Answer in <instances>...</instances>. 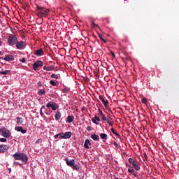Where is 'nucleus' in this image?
<instances>
[{
    "instance_id": "obj_27",
    "label": "nucleus",
    "mask_w": 179,
    "mask_h": 179,
    "mask_svg": "<svg viewBox=\"0 0 179 179\" xmlns=\"http://www.w3.org/2000/svg\"><path fill=\"white\" fill-rule=\"evenodd\" d=\"M99 36L100 39H101L102 41H103V43H107V40H106V39L104 38V36H103V35H102L101 34H99Z\"/></svg>"
},
{
    "instance_id": "obj_34",
    "label": "nucleus",
    "mask_w": 179,
    "mask_h": 179,
    "mask_svg": "<svg viewBox=\"0 0 179 179\" xmlns=\"http://www.w3.org/2000/svg\"><path fill=\"white\" fill-rule=\"evenodd\" d=\"M141 101H142V103H143V104H146V103H148V99H146V98H143V99H141Z\"/></svg>"
},
{
    "instance_id": "obj_21",
    "label": "nucleus",
    "mask_w": 179,
    "mask_h": 179,
    "mask_svg": "<svg viewBox=\"0 0 179 179\" xmlns=\"http://www.w3.org/2000/svg\"><path fill=\"white\" fill-rule=\"evenodd\" d=\"M16 120H17V124L18 125H22V124H23V118L22 117H16Z\"/></svg>"
},
{
    "instance_id": "obj_44",
    "label": "nucleus",
    "mask_w": 179,
    "mask_h": 179,
    "mask_svg": "<svg viewBox=\"0 0 179 179\" xmlns=\"http://www.w3.org/2000/svg\"><path fill=\"white\" fill-rule=\"evenodd\" d=\"M40 115H41V117H43L44 115V113H43L42 109L40 110Z\"/></svg>"
},
{
    "instance_id": "obj_9",
    "label": "nucleus",
    "mask_w": 179,
    "mask_h": 179,
    "mask_svg": "<svg viewBox=\"0 0 179 179\" xmlns=\"http://www.w3.org/2000/svg\"><path fill=\"white\" fill-rule=\"evenodd\" d=\"M71 136H72V132L71 131L62 132L61 139H69Z\"/></svg>"
},
{
    "instance_id": "obj_43",
    "label": "nucleus",
    "mask_w": 179,
    "mask_h": 179,
    "mask_svg": "<svg viewBox=\"0 0 179 179\" xmlns=\"http://www.w3.org/2000/svg\"><path fill=\"white\" fill-rule=\"evenodd\" d=\"M95 120H96V121H98V122H100V117H97V116H95L94 117Z\"/></svg>"
},
{
    "instance_id": "obj_29",
    "label": "nucleus",
    "mask_w": 179,
    "mask_h": 179,
    "mask_svg": "<svg viewBox=\"0 0 179 179\" xmlns=\"http://www.w3.org/2000/svg\"><path fill=\"white\" fill-rule=\"evenodd\" d=\"M50 78H52V79H58V75L57 74H54L52 73L51 76H50Z\"/></svg>"
},
{
    "instance_id": "obj_2",
    "label": "nucleus",
    "mask_w": 179,
    "mask_h": 179,
    "mask_svg": "<svg viewBox=\"0 0 179 179\" xmlns=\"http://www.w3.org/2000/svg\"><path fill=\"white\" fill-rule=\"evenodd\" d=\"M37 16L38 17H43V16L47 17V15L50 13V9L46 8L45 7L40 6L38 4H36V10Z\"/></svg>"
},
{
    "instance_id": "obj_36",
    "label": "nucleus",
    "mask_w": 179,
    "mask_h": 179,
    "mask_svg": "<svg viewBox=\"0 0 179 179\" xmlns=\"http://www.w3.org/2000/svg\"><path fill=\"white\" fill-rule=\"evenodd\" d=\"M69 90V87H65L64 89L62 90L63 93H68Z\"/></svg>"
},
{
    "instance_id": "obj_30",
    "label": "nucleus",
    "mask_w": 179,
    "mask_h": 179,
    "mask_svg": "<svg viewBox=\"0 0 179 179\" xmlns=\"http://www.w3.org/2000/svg\"><path fill=\"white\" fill-rule=\"evenodd\" d=\"M105 121L107 122L108 125H110V127H113V122L110 120V119H108V117H107V120H105Z\"/></svg>"
},
{
    "instance_id": "obj_4",
    "label": "nucleus",
    "mask_w": 179,
    "mask_h": 179,
    "mask_svg": "<svg viewBox=\"0 0 179 179\" xmlns=\"http://www.w3.org/2000/svg\"><path fill=\"white\" fill-rule=\"evenodd\" d=\"M0 134L1 136H3V138H10V135H12V133H10V131L7 129L5 127H1L0 129Z\"/></svg>"
},
{
    "instance_id": "obj_15",
    "label": "nucleus",
    "mask_w": 179,
    "mask_h": 179,
    "mask_svg": "<svg viewBox=\"0 0 179 179\" xmlns=\"http://www.w3.org/2000/svg\"><path fill=\"white\" fill-rule=\"evenodd\" d=\"M99 99L101 100V101L103 103V106L105 107H107V106H108V101L105 100L104 97H103V96H99Z\"/></svg>"
},
{
    "instance_id": "obj_52",
    "label": "nucleus",
    "mask_w": 179,
    "mask_h": 179,
    "mask_svg": "<svg viewBox=\"0 0 179 179\" xmlns=\"http://www.w3.org/2000/svg\"><path fill=\"white\" fill-rule=\"evenodd\" d=\"M106 118H108V120H113V119L110 118V117H106Z\"/></svg>"
},
{
    "instance_id": "obj_40",
    "label": "nucleus",
    "mask_w": 179,
    "mask_h": 179,
    "mask_svg": "<svg viewBox=\"0 0 179 179\" xmlns=\"http://www.w3.org/2000/svg\"><path fill=\"white\" fill-rule=\"evenodd\" d=\"M14 164L17 165V166H23V164H20L17 162H14Z\"/></svg>"
},
{
    "instance_id": "obj_33",
    "label": "nucleus",
    "mask_w": 179,
    "mask_h": 179,
    "mask_svg": "<svg viewBox=\"0 0 179 179\" xmlns=\"http://www.w3.org/2000/svg\"><path fill=\"white\" fill-rule=\"evenodd\" d=\"M50 85H52V86H57V83H55V81H54L52 80H51L50 81Z\"/></svg>"
},
{
    "instance_id": "obj_32",
    "label": "nucleus",
    "mask_w": 179,
    "mask_h": 179,
    "mask_svg": "<svg viewBox=\"0 0 179 179\" xmlns=\"http://www.w3.org/2000/svg\"><path fill=\"white\" fill-rule=\"evenodd\" d=\"M73 170H79V165L78 164H73V166H72Z\"/></svg>"
},
{
    "instance_id": "obj_1",
    "label": "nucleus",
    "mask_w": 179,
    "mask_h": 179,
    "mask_svg": "<svg viewBox=\"0 0 179 179\" xmlns=\"http://www.w3.org/2000/svg\"><path fill=\"white\" fill-rule=\"evenodd\" d=\"M13 157L15 161H20L24 164H27L29 163V157L23 152H16L13 155Z\"/></svg>"
},
{
    "instance_id": "obj_17",
    "label": "nucleus",
    "mask_w": 179,
    "mask_h": 179,
    "mask_svg": "<svg viewBox=\"0 0 179 179\" xmlns=\"http://www.w3.org/2000/svg\"><path fill=\"white\" fill-rule=\"evenodd\" d=\"M73 120H75V117L73 115H69L66 122H68V124H71V122H73Z\"/></svg>"
},
{
    "instance_id": "obj_41",
    "label": "nucleus",
    "mask_w": 179,
    "mask_h": 179,
    "mask_svg": "<svg viewBox=\"0 0 179 179\" xmlns=\"http://www.w3.org/2000/svg\"><path fill=\"white\" fill-rule=\"evenodd\" d=\"M110 55H111V57H113V58H115V54H114V52L111 51Z\"/></svg>"
},
{
    "instance_id": "obj_3",
    "label": "nucleus",
    "mask_w": 179,
    "mask_h": 179,
    "mask_svg": "<svg viewBox=\"0 0 179 179\" xmlns=\"http://www.w3.org/2000/svg\"><path fill=\"white\" fill-rule=\"evenodd\" d=\"M129 163L132 166L134 170H136V171H139L141 170V164H139L136 160L129 158Z\"/></svg>"
},
{
    "instance_id": "obj_18",
    "label": "nucleus",
    "mask_w": 179,
    "mask_h": 179,
    "mask_svg": "<svg viewBox=\"0 0 179 179\" xmlns=\"http://www.w3.org/2000/svg\"><path fill=\"white\" fill-rule=\"evenodd\" d=\"M55 118L56 121H59V119L61 118V113L59 111H57L55 115Z\"/></svg>"
},
{
    "instance_id": "obj_13",
    "label": "nucleus",
    "mask_w": 179,
    "mask_h": 179,
    "mask_svg": "<svg viewBox=\"0 0 179 179\" xmlns=\"http://www.w3.org/2000/svg\"><path fill=\"white\" fill-rule=\"evenodd\" d=\"M15 131H17V132H21L22 134H26L27 132V130L23 129V127L18 126L15 127Z\"/></svg>"
},
{
    "instance_id": "obj_24",
    "label": "nucleus",
    "mask_w": 179,
    "mask_h": 179,
    "mask_svg": "<svg viewBox=\"0 0 179 179\" xmlns=\"http://www.w3.org/2000/svg\"><path fill=\"white\" fill-rule=\"evenodd\" d=\"M126 167H129L128 172L131 173V171L134 170V167L131 164L126 163Z\"/></svg>"
},
{
    "instance_id": "obj_39",
    "label": "nucleus",
    "mask_w": 179,
    "mask_h": 179,
    "mask_svg": "<svg viewBox=\"0 0 179 179\" xmlns=\"http://www.w3.org/2000/svg\"><path fill=\"white\" fill-rule=\"evenodd\" d=\"M8 140H6V138H0V142H7Z\"/></svg>"
},
{
    "instance_id": "obj_48",
    "label": "nucleus",
    "mask_w": 179,
    "mask_h": 179,
    "mask_svg": "<svg viewBox=\"0 0 179 179\" xmlns=\"http://www.w3.org/2000/svg\"><path fill=\"white\" fill-rule=\"evenodd\" d=\"M99 112L100 115H101V114H103V111L100 108H99Z\"/></svg>"
},
{
    "instance_id": "obj_47",
    "label": "nucleus",
    "mask_w": 179,
    "mask_h": 179,
    "mask_svg": "<svg viewBox=\"0 0 179 179\" xmlns=\"http://www.w3.org/2000/svg\"><path fill=\"white\" fill-rule=\"evenodd\" d=\"M113 145H114V146H115V148H117V146H118V143H117V142H114V143H113Z\"/></svg>"
},
{
    "instance_id": "obj_14",
    "label": "nucleus",
    "mask_w": 179,
    "mask_h": 179,
    "mask_svg": "<svg viewBox=\"0 0 179 179\" xmlns=\"http://www.w3.org/2000/svg\"><path fill=\"white\" fill-rule=\"evenodd\" d=\"M15 57L13 55H6L4 57V61L9 62V61H14Z\"/></svg>"
},
{
    "instance_id": "obj_7",
    "label": "nucleus",
    "mask_w": 179,
    "mask_h": 179,
    "mask_svg": "<svg viewBox=\"0 0 179 179\" xmlns=\"http://www.w3.org/2000/svg\"><path fill=\"white\" fill-rule=\"evenodd\" d=\"M41 66H43V61L41 60L36 61L32 64L34 71H37V69L41 68Z\"/></svg>"
},
{
    "instance_id": "obj_49",
    "label": "nucleus",
    "mask_w": 179,
    "mask_h": 179,
    "mask_svg": "<svg viewBox=\"0 0 179 179\" xmlns=\"http://www.w3.org/2000/svg\"><path fill=\"white\" fill-rule=\"evenodd\" d=\"M38 86H39L40 87H41V86H43V85H41V82L38 83Z\"/></svg>"
},
{
    "instance_id": "obj_25",
    "label": "nucleus",
    "mask_w": 179,
    "mask_h": 179,
    "mask_svg": "<svg viewBox=\"0 0 179 179\" xmlns=\"http://www.w3.org/2000/svg\"><path fill=\"white\" fill-rule=\"evenodd\" d=\"M10 73V70H6L4 71H1V75H9Z\"/></svg>"
},
{
    "instance_id": "obj_51",
    "label": "nucleus",
    "mask_w": 179,
    "mask_h": 179,
    "mask_svg": "<svg viewBox=\"0 0 179 179\" xmlns=\"http://www.w3.org/2000/svg\"><path fill=\"white\" fill-rule=\"evenodd\" d=\"M1 45H2V41H1V38H0V47Z\"/></svg>"
},
{
    "instance_id": "obj_31",
    "label": "nucleus",
    "mask_w": 179,
    "mask_h": 179,
    "mask_svg": "<svg viewBox=\"0 0 179 179\" xmlns=\"http://www.w3.org/2000/svg\"><path fill=\"white\" fill-rule=\"evenodd\" d=\"M45 94V90H40L38 92V94H40V96H42V94Z\"/></svg>"
},
{
    "instance_id": "obj_12",
    "label": "nucleus",
    "mask_w": 179,
    "mask_h": 179,
    "mask_svg": "<svg viewBox=\"0 0 179 179\" xmlns=\"http://www.w3.org/2000/svg\"><path fill=\"white\" fill-rule=\"evenodd\" d=\"M65 162L69 167H73V166L75 164V159L69 160L68 158L65 159Z\"/></svg>"
},
{
    "instance_id": "obj_5",
    "label": "nucleus",
    "mask_w": 179,
    "mask_h": 179,
    "mask_svg": "<svg viewBox=\"0 0 179 179\" xmlns=\"http://www.w3.org/2000/svg\"><path fill=\"white\" fill-rule=\"evenodd\" d=\"M17 41V38L13 34H10L8 39V43L9 45H15Z\"/></svg>"
},
{
    "instance_id": "obj_38",
    "label": "nucleus",
    "mask_w": 179,
    "mask_h": 179,
    "mask_svg": "<svg viewBox=\"0 0 179 179\" xmlns=\"http://www.w3.org/2000/svg\"><path fill=\"white\" fill-rule=\"evenodd\" d=\"M92 121L94 124H96V125H99V122H97L96 120L94 117L92 119Z\"/></svg>"
},
{
    "instance_id": "obj_19",
    "label": "nucleus",
    "mask_w": 179,
    "mask_h": 179,
    "mask_svg": "<svg viewBox=\"0 0 179 179\" xmlns=\"http://www.w3.org/2000/svg\"><path fill=\"white\" fill-rule=\"evenodd\" d=\"M100 138L101 139H103V141H107V139H108V136H107V134L101 133L100 134Z\"/></svg>"
},
{
    "instance_id": "obj_23",
    "label": "nucleus",
    "mask_w": 179,
    "mask_h": 179,
    "mask_svg": "<svg viewBox=\"0 0 179 179\" xmlns=\"http://www.w3.org/2000/svg\"><path fill=\"white\" fill-rule=\"evenodd\" d=\"M43 69H44L45 71H54V67H52V66H43Z\"/></svg>"
},
{
    "instance_id": "obj_10",
    "label": "nucleus",
    "mask_w": 179,
    "mask_h": 179,
    "mask_svg": "<svg viewBox=\"0 0 179 179\" xmlns=\"http://www.w3.org/2000/svg\"><path fill=\"white\" fill-rule=\"evenodd\" d=\"M34 55H36V57H41L42 55H44V50H43V48L38 49L35 50Z\"/></svg>"
},
{
    "instance_id": "obj_46",
    "label": "nucleus",
    "mask_w": 179,
    "mask_h": 179,
    "mask_svg": "<svg viewBox=\"0 0 179 179\" xmlns=\"http://www.w3.org/2000/svg\"><path fill=\"white\" fill-rule=\"evenodd\" d=\"M42 142V140L41 139H38L36 141V143H41Z\"/></svg>"
},
{
    "instance_id": "obj_50",
    "label": "nucleus",
    "mask_w": 179,
    "mask_h": 179,
    "mask_svg": "<svg viewBox=\"0 0 179 179\" xmlns=\"http://www.w3.org/2000/svg\"><path fill=\"white\" fill-rule=\"evenodd\" d=\"M44 108H45V106H42L41 108V110H43Z\"/></svg>"
},
{
    "instance_id": "obj_37",
    "label": "nucleus",
    "mask_w": 179,
    "mask_h": 179,
    "mask_svg": "<svg viewBox=\"0 0 179 179\" xmlns=\"http://www.w3.org/2000/svg\"><path fill=\"white\" fill-rule=\"evenodd\" d=\"M101 117H102L103 121H105V120H107L108 118L106 117V115H104V113H101Z\"/></svg>"
},
{
    "instance_id": "obj_42",
    "label": "nucleus",
    "mask_w": 179,
    "mask_h": 179,
    "mask_svg": "<svg viewBox=\"0 0 179 179\" xmlns=\"http://www.w3.org/2000/svg\"><path fill=\"white\" fill-rule=\"evenodd\" d=\"M20 61V62H22V64H24V62H26V59L25 58H22Z\"/></svg>"
},
{
    "instance_id": "obj_22",
    "label": "nucleus",
    "mask_w": 179,
    "mask_h": 179,
    "mask_svg": "<svg viewBox=\"0 0 179 179\" xmlns=\"http://www.w3.org/2000/svg\"><path fill=\"white\" fill-rule=\"evenodd\" d=\"M110 131H111V132H113V134H114V135H116V136H117V138H120L121 136V135H120V134H118L117 130L114 129V128H111Z\"/></svg>"
},
{
    "instance_id": "obj_35",
    "label": "nucleus",
    "mask_w": 179,
    "mask_h": 179,
    "mask_svg": "<svg viewBox=\"0 0 179 179\" xmlns=\"http://www.w3.org/2000/svg\"><path fill=\"white\" fill-rule=\"evenodd\" d=\"M92 27H99V25L97 24L94 23V22L92 21Z\"/></svg>"
},
{
    "instance_id": "obj_16",
    "label": "nucleus",
    "mask_w": 179,
    "mask_h": 179,
    "mask_svg": "<svg viewBox=\"0 0 179 179\" xmlns=\"http://www.w3.org/2000/svg\"><path fill=\"white\" fill-rule=\"evenodd\" d=\"M91 145H92V143H90V140L86 139L84 143V148H85V149H89V146H91Z\"/></svg>"
},
{
    "instance_id": "obj_20",
    "label": "nucleus",
    "mask_w": 179,
    "mask_h": 179,
    "mask_svg": "<svg viewBox=\"0 0 179 179\" xmlns=\"http://www.w3.org/2000/svg\"><path fill=\"white\" fill-rule=\"evenodd\" d=\"M91 138L93 141H100V137H99V135L97 134L91 135Z\"/></svg>"
},
{
    "instance_id": "obj_11",
    "label": "nucleus",
    "mask_w": 179,
    "mask_h": 179,
    "mask_svg": "<svg viewBox=\"0 0 179 179\" xmlns=\"http://www.w3.org/2000/svg\"><path fill=\"white\" fill-rule=\"evenodd\" d=\"M9 149V147L6 145H0V153H5Z\"/></svg>"
},
{
    "instance_id": "obj_6",
    "label": "nucleus",
    "mask_w": 179,
    "mask_h": 179,
    "mask_svg": "<svg viewBox=\"0 0 179 179\" xmlns=\"http://www.w3.org/2000/svg\"><path fill=\"white\" fill-rule=\"evenodd\" d=\"M46 107H47V108H52V110L53 111H56V110L57 108H59V106H58V104H57V103L50 101L49 103H48L46 104Z\"/></svg>"
},
{
    "instance_id": "obj_28",
    "label": "nucleus",
    "mask_w": 179,
    "mask_h": 179,
    "mask_svg": "<svg viewBox=\"0 0 179 179\" xmlns=\"http://www.w3.org/2000/svg\"><path fill=\"white\" fill-rule=\"evenodd\" d=\"M61 136H62V133L57 134L55 136V139H61Z\"/></svg>"
},
{
    "instance_id": "obj_8",
    "label": "nucleus",
    "mask_w": 179,
    "mask_h": 179,
    "mask_svg": "<svg viewBox=\"0 0 179 179\" xmlns=\"http://www.w3.org/2000/svg\"><path fill=\"white\" fill-rule=\"evenodd\" d=\"M15 47H16L17 50H23L25 47L24 41H17V42L15 43Z\"/></svg>"
},
{
    "instance_id": "obj_26",
    "label": "nucleus",
    "mask_w": 179,
    "mask_h": 179,
    "mask_svg": "<svg viewBox=\"0 0 179 179\" xmlns=\"http://www.w3.org/2000/svg\"><path fill=\"white\" fill-rule=\"evenodd\" d=\"M129 173H131V174H132V176H134V177H138V172H136L135 169L130 171Z\"/></svg>"
},
{
    "instance_id": "obj_45",
    "label": "nucleus",
    "mask_w": 179,
    "mask_h": 179,
    "mask_svg": "<svg viewBox=\"0 0 179 179\" xmlns=\"http://www.w3.org/2000/svg\"><path fill=\"white\" fill-rule=\"evenodd\" d=\"M87 131H92V127L90 126L87 127Z\"/></svg>"
}]
</instances>
